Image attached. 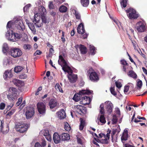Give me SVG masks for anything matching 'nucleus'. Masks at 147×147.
<instances>
[{
    "instance_id": "412c9836",
    "label": "nucleus",
    "mask_w": 147,
    "mask_h": 147,
    "mask_svg": "<svg viewBox=\"0 0 147 147\" xmlns=\"http://www.w3.org/2000/svg\"><path fill=\"white\" fill-rule=\"evenodd\" d=\"M128 137V130L127 129H125L124 130L121 138V141L123 143H124V142L127 140Z\"/></svg>"
},
{
    "instance_id": "f03ea898",
    "label": "nucleus",
    "mask_w": 147,
    "mask_h": 147,
    "mask_svg": "<svg viewBox=\"0 0 147 147\" xmlns=\"http://www.w3.org/2000/svg\"><path fill=\"white\" fill-rule=\"evenodd\" d=\"M34 13V18L32 22L36 27H40L42 26L43 23H47V18L45 16L46 14H42L39 13Z\"/></svg>"
},
{
    "instance_id": "aec40b11",
    "label": "nucleus",
    "mask_w": 147,
    "mask_h": 147,
    "mask_svg": "<svg viewBox=\"0 0 147 147\" xmlns=\"http://www.w3.org/2000/svg\"><path fill=\"white\" fill-rule=\"evenodd\" d=\"M91 100V98L90 97L86 96L82 97V100L80 101V103L84 105L89 104Z\"/></svg>"
},
{
    "instance_id": "bb28decb",
    "label": "nucleus",
    "mask_w": 147,
    "mask_h": 147,
    "mask_svg": "<svg viewBox=\"0 0 147 147\" xmlns=\"http://www.w3.org/2000/svg\"><path fill=\"white\" fill-rule=\"evenodd\" d=\"M98 124L99 125H102L105 124L106 121L105 120V118L103 115H101L99 118H98Z\"/></svg>"
},
{
    "instance_id": "4d7b16f0",
    "label": "nucleus",
    "mask_w": 147,
    "mask_h": 147,
    "mask_svg": "<svg viewBox=\"0 0 147 147\" xmlns=\"http://www.w3.org/2000/svg\"><path fill=\"white\" fill-rule=\"evenodd\" d=\"M115 84L117 87L119 88H121L122 86V84L119 81L116 82Z\"/></svg>"
},
{
    "instance_id": "b1692460",
    "label": "nucleus",
    "mask_w": 147,
    "mask_h": 147,
    "mask_svg": "<svg viewBox=\"0 0 147 147\" xmlns=\"http://www.w3.org/2000/svg\"><path fill=\"white\" fill-rule=\"evenodd\" d=\"M13 76L11 70H7L4 73V78L5 80H8L11 78Z\"/></svg>"
},
{
    "instance_id": "603ef678",
    "label": "nucleus",
    "mask_w": 147,
    "mask_h": 147,
    "mask_svg": "<svg viewBox=\"0 0 147 147\" xmlns=\"http://www.w3.org/2000/svg\"><path fill=\"white\" fill-rule=\"evenodd\" d=\"M118 118L117 116H116V115H114L113 116V118L112 120V122L111 123L112 124H115L116 123L117 121Z\"/></svg>"
},
{
    "instance_id": "a211bd4d",
    "label": "nucleus",
    "mask_w": 147,
    "mask_h": 147,
    "mask_svg": "<svg viewBox=\"0 0 147 147\" xmlns=\"http://www.w3.org/2000/svg\"><path fill=\"white\" fill-rule=\"evenodd\" d=\"M40 134H43L48 141L51 142L52 140L51 136L48 130L45 129L42 130L40 132Z\"/></svg>"
},
{
    "instance_id": "a18cd8bd",
    "label": "nucleus",
    "mask_w": 147,
    "mask_h": 147,
    "mask_svg": "<svg viewBox=\"0 0 147 147\" xmlns=\"http://www.w3.org/2000/svg\"><path fill=\"white\" fill-rule=\"evenodd\" d=\"M13 84L16 86H19V84H21L22 81L16 79H13L12 81Z\"/></svg>"
},
{
    "instance_id": "393cba45",
    "label": "nucleus",
    "mask_w": 147,
    "mask_h": 147,
    "mask_svg": "<svg viewBox=\"0 0 147 147\" xmlns=\"http://www.w3.org/2000/svg\"><path fill=\"white\" fill-rule=\"evenodd\" d=\"M57 114L60 119H64L65 117V113L63 109H61L60 111L57 112Z\"/></svg>"
},
{
    "instance_id": "c03bdc74",
    "label": "nucleus",
    "mask_w": 147,
    "mask_h": 147,
    "mask_svg": "<svg viewBox=\"0 0 147 147\" xmlns=\"http://www.w3.org/2000/svg\"><path fill=\"white\" fill-rule=\"evenodd\" d=\"M23 69L22 67L20 66H18L14 68V71L16 73H18L20 72Z\"/></svg>"
},
{
    "instance_id": "1a4fd4ad",
    "label": "nucleus",
    "mask_w": 147,
    "mask_h": 147,
    "mask_svg": "<svg viewBox=\"0 0 147 147\" xmlns=\"http://www.w3.org/2000/svg\"><path fill=\"white\" fill-rule=\"evenodd\" d=\"M87 74L89 76L90 80L93 81H95L98 80V77L97 74L94 71L92 68L90 67L87 71Z\"/></svg>"
},
{
    "instance_id": "79ce46f5",
    "label": "nucleus",
    "mask_w": 147,
    "mask_h": 147,
    "mask_svg": "<svg viewBox=\"0 0 147 147\" xmlns=\"http://www.w3.org/2000/svg\"><path fill=\"white\" fill-rule=\"evenodd\" d=\"M81 2L82 5L84 7H86L89 4V0H84L83 2L82 0H81Z\"/></svg>"
},
{
    "instance_id": "72a5a7b5",
    "label": "nucleus",
    "mask_w": 147,
    "mask_h": 147,
    "mask_svg": "<svg viewBox=\"0 0 147 147\" xmlns=\"http://www.w3.org/2000/svg\"><path fill=\"white\" fill-rule=\"evenodd\" d=\"M117 128H114L113 129V130L112 133L111 134V136L113 138V136L115 134L117 133L118 134L120 131V129L119 127V125H117Z\"/></svg>"
},
{
    "instance_id": "0e129e2a",
    "label": "nucleus",
    "mask_w": 147,
    "mask_h": 147,
    "mask_svg": "<svg viewBox=\"0 0 147 147\" xmlns=\"http://www.w3.org/2000/svg\"><path fill=\"white\" fill-rule=\"evenodd\" d=\"M41 53L42 52L41 51L39 50H37L34 53V56H36L37 55H40L41 54Z\"/></svg>"
},
{
    "instance_id": "e433bc0d",
    "label": "nucleus",
    "mask_w": 147,
    "mask_h": 147,
    "mask_svg": "<svg viewBox=\"0 0 147 147\" xmlns=\"http://www.w3.org/2000/svg\"><path fill=\"white\" fill-rule=\"evenodd\" d=\"M80 130H82L84 127L85 124V121L82 118H80Z\"/></svg>"
},
{
    "instance_id": "5fc2aeb1",
    "label": "nucleus",
    "mask_w": 147,
    "mask_h": 147,
    "mask_svg": "<svg viewBox=\"0 0 147 147\" xmlns=\"http://www.w3.org/2000/svg\"><path fill=\"white\" fill-rule=\"evenodd\" d=\"M15 111V110L14 109H12L11 111L9 112L7 114V116H11L12 115Z\"/></svg>"
},
{
    "instance_id": "6e6552de",
    "label": "nucleus",
    "mask_w": 147,
    "mask_h": 147,
    "mask_svg": "<svg viewBox=\"0 0 147 147\" xmlns=\"http://www.w3.org/2000/svg\"><path fill=\"white\" fill-rule=\"evenodd\" d=\"M127 16L130 19H137L139 17L136 10L132 8H129L126 10Z\"/></svg>"
},
{
    "instance_id": "680f3d73",
    "label": "nucleus",
    "mask_w": 147,
    "mask_h": 147,
    "mask_svg": "<svg viewBox=\"0 0 147 147\" xmlns=\"http://www.w3.org/2000/svg\"><path fill=\"white\" fill-rule=\"evenodd\" d=\"M65 32L62 31V35L61 38V40L63 42H64L65 41V39L64 38Z\"/></svg>"
},
{
    "instance_id": "9b49d317",
    "label": "nucleus",
    "mask_w": 147,
    "mask_h": 147,
    "mask_svg": "<svg viewBox=\"0 0 147 147\" xmlns=\"http://www.w3.org/2000/svg\"><path fill=\"white\" fill-rule=\"evenodd\" d=\"M28 127L27 125L22 124L20 123H18L16 125V130L20 133H23L26 131Z\"/></svg>"
},
{
    "instance_id": "f704fd0d",
    "label": "nucleus",
    "mask_w": 147,
    "mask_h": 147,
    "mask_svg": "<svg viewBox=\"0 0 147 147\" xmlns=\"http://www.w3.org/2000/svg\"><path fill=\"white\" fill-rule=\"evenodd\" d=\"M1 125L0 126V127H1L0 131L1 132H2L4 134H6L9 131V127H8V126H7L6 127V129L5 130H3V129H2V128H3V122L2 121H1Z\"/></svg>"
},
{
    "instance_id": "774afa93",
    "label": "nucleus",
    "mask_w": 147,
    "mask_h": 147,
    "mask_svg": "<svg viewBox=\"0 0 147 147\" xmlns=\"http://www.w3.org/2000/svg\"><path fill=\"white\" fill-rule=\"evenodd\" d=\"M124 147H135L133 145H131L128 144H124V143H123Z\"/></svg>"
},
{
    "instance_id": "2f4dec72",
    "label": "nucleus",
    "mask_w": 147,
    "mask_h": 147,
    "mask_svg": "<svg viewBox=\"0 0 147 147\" xmlns=\"http://www.w3.org/2000/svg\"><path fill=\"white\" fill-rule=\"evenodd\" d=\"M61 138L63 141L67 140H69L70 137L69 135L67 134L63 133L61 134Z\"/></svg>"
},
{
    "instance_id": "3c124183",
    "label": "nucleus",
    "mask_w": 147,
    "mask_h": 147,
    "mask_svg": "<svg viewBox=\"0 0 147 147\" xmlns=\"http://www.w3.org/2000/svg\"><path fill=\"white\" fill-rule=\"evenodd\" d=\"M100 113L101 114H104L105 113L104 105L102 104H101L100 106Z\"/></svg>"
},
{
    "instance_id": "c9c22d12",
    "label": "nucleus",
    "mask_w": 147,
    "mask_h": 147,
    "mask_svg": "<svg viewBox=\"0 0 147 147\" xmlns=\"http://www.w3.org/2000/svg\"><path fill=\"white\" fill-rule=\"evenodd\" d=\"M128 75L134 78H137V75L133 71H129L127 74Z\"/></svg>"
},
{
    "instance_id": "2eb2a0df",
    "label": "nucleus",
    "mask_w": 147,
    "mask_h": 147,
    "mask_svg": "<svg viewBox=\"0 0 147 147\" xmlns=\"http://www.w3.org/2000/svg\"><path fill=\"white\" fill-rule=\"evenodd\" d=\"M104 105L106 110L107 111L108 114H111L113 108V104L111 102L107 101L105 102Z\"/></svg>"
},
{
    "instance_id": "8fccbe9b",
    "label": "nucleus",
    "mask_w": 147,
    "mask_h": 147,
    "mask_svg": "<svg viewBox=\"0 0 147 147\" xmlns=\"http://www.w3.org/2000/svg\"><path fill=\"white\" fill-rule=\"evenodd\" d=\"M127 0H122V1L120 2L122 7H125L127 6Z\"/></svg>"
},
{
    "instance_id": "39448f33",
    "label": "nucleus",
    "mask_w": 147,
    "mask_h": 147,
    "mask_svg": "<svg viewBox=\"0 0 147 147\" xmlns=\"http://www.w3.org/2000/svg\"><path fill=\"white\" fill-rule=\"evenodd\" d=\"M93 91L88 90H80L78 93L75 94L73 97V99L76 102H78L82 98V96L85 95H89L91 94Z\"/></svg>"
},
{
    "instance_id": "c756f323",
    "label": "nucleus",
    "mask_w": 147,
    "mask_h": 147,
    "mask_svg": "<svg viewBox=\"0 0 147 147\" xmlns=\"http://www.w3.org/2000/svg\"><path fill=\"white\" fill-rule=\"evenodd\" d=\"M72 11L76 18L78 20H80L81 16L79 13L76 9H73Z\"/></svg>"
},
{
    "instance_id": "4be33fe9",
    "label": "nucleus",
    "mask_w": 147,
    "mask_h": 147,
    "mask_svg": "<svg viewBox=\"0 0 147 147\" xmlns=\"http://www.w3.org/2000/svg\"><path fill=\"white\" fill-rule=\"evenodd\" d=\"M53 139L55 144L60 143L61 140V138L60 135L57 133H55L53 135Z\"/></svg>"
},
{
    "instance_id": "13d9d810",
    "label": "nucleus",
    "mask_w": 147,
    "mask_h": 147,
    "mask_svg": "<svg viewBox=\"0 0 147 147\" xmlns=\"http://www.w3.org/2000/svg\"><path fill=\"white\" fill-rule=\"evenodd\" d=\"M5 106V105L4 103L3 102L1 103L0 104V109L1 110L4 109Z\"/></svg>"
},
{
    "instance_id": "473e14b6",
    "label": "nucleus",
    "mask_w": 147,
    "mask_h": 147,
    "mask_svg": "<svg viewBox=\"0 0 147 147\" xmlns=\"http://www.w3.org/2000/svg\"><path fill=\"white\" fill-rule=\"evenodd\" d=\"M78 47L80 49L81 53L84 54L86 53L87 49L84 46L80 45L78 46Z\"/></svg>"
},
{
    "instance_id": "6ab92c4d",
    "label": "nucleus",
    "mask_w": 147,
    "mask_h": 147,
    "mask_svg": "<svg viewBox=\"0 0 147 147\" xmlns=\"http://www.w3.org/2000/svg\"><path fill=\"white\" fill-rule=\"evenodd\" d=\"M14 33L12 30L10 31L7 30L6 34V36L7 38L9 40L11 41H15V39L13 38Z\"/></svg>"
},
{
    "instance_id": "20e7f679",
    "label": "nucleus",
    "mask_w": 147,
    "mask_h": 147,
    "mask_svg": "<svg viewBox=\"0 0 147 147\" xmlns=\"http://www.w3.org/2000/svg\"><path fill=\"white\" fill-rule=\"evenodd\" d=\"M45 2L43 0H38L35 2L36 7L34 8V13H41L42 14H46V11L43 5L45 4Z\"/></svg>"
},
{
    "instance_id": "dca6fc26",
    "label": "nucleus",
    "mask_w": 147,
    "mask_h": 147,
    "mask_svg": "<svg viewBox=\"0 0 147 147\" xmlns=\"http://www.w3.org/2000/svg\"><path fill=\"white\" fill-rule=\"evenodd\" d=\"M78 32L80 34H81L83 38H87L88 35L86 33H85V30L84 25L83 24L81 23L78 26L77 28Z\"/></svg>"
},
{
    "instance_id": "7c9ffc66",
    "label": "nucleus",
    "mask_w": 147,
    "mask_h": 147,
    "mask_svg": "<svg viewBox=\"0 0 147 147\" xmlns=\"http://www.w3.org/2000/svg\"><path fill=\"white\" fill-rule=\"evenodd\" d=\"M90 53L91 55H94L96 53V49L92 45H90L89 46Z\"/></svg>"
},
{
    "instance_id": "09e8293b",
    "label": "nucleus",
    "mask_w": 147,
    "mask_h": 147,
    "mask_svg": "<svg viewBox=\"0 0 147 147\" xmlns=\"http://www.w3.org/2000/svg\"><path fill=\"white\" fill-rule=\"evenodd\" d=\"M55 88L57 90H59L61 92L63 93V90L59 84H56L55 86Z\"/></svg>"
},
{
    "instance_id": "052dcab7",
    "label": "nucleus",
    "mask_w": 147,
    "mask_h": 147,
    "mask_svg": "<svg viewBox=\"0 0 147 147\" xmlns=\"http://www.w3.org/2000/svg\"><path fill=\"white\" fill-rule=\"evenodd\" d=\"M114 22L116 23L118 26L119 28H120V26H121V25L120 23L119 22L118 20H113Z\"/></svg>"
},
{
    "instance_id": "c85d7f7f",
    "label": "nucleus",
    "mask_w": 147,
    "mask_h": 147,
    "mask_svg": "<svg viewBox=\"0 0 147 147\" xmlns=\"http://www.w3.org/2000/svg\"><path fill=\"white\" fill-rule=\"evenodd\" d=\"M57 105V102L55 100L51 99L50 100L49 105L51 109H53Z\"/></svg>"
},
{
    "instance_id": "4c0bfd02",
    "label": "nucleus",
    "mask_w": 147,
    "mask_h": 147,
    "mask_svg": "<svg viewBox=\"0 0 147 147\" xmlns=\"http://www.w3.org/2000/svg\"><path fill=\"white\" fill-rule=\"evenodd\" d=\"M22 37V34L17 33H14L13 37L15 39V41L17 40L20 39Z\"/></svg>"
},
{
    "instance_id": "de8ad7c7",
    "label": "nucleus",
    "mask_w": 147,
    "mask_h": 147,
    "mask_svg": "<svg viewBox=\"0 0 147 147\" xmlns=\"http://www.w3.org/2000/svg\"><path fill=\"white\" fill-rule=\"evenodd\" d=\"M23 48L29 51L32 48V46L30 44H25L23 46Z\"/></svg>"
},
{
    "instance_id": "bf43d9fd",
    "label": "nucleus",
    "mask_w": 147,
    "mask_h": 147,
    "mask_svg": "<svg viewBox=\"0 0 147 147\" xmlns=\"http://www.w3.org/2000/svg\"><path fill=\"white\" fill-rule=\"evenodd\" d=\"M115 113L118 115H119L120 114V112L119 109L118 108H115Z\"/></svg>"
},
{
    "instance_id": "a878e982",
    "label": "nucleus",
    "mask_w": 147,
    "mask_h": 147,
    "mask_svg": "<svg viewBox=\"0 0 147 147\" xmlns=\"http://www.w3.org/2000/svg\"><path fill=\"white\" fill-rule=\"evenodd\" d=\"M15 26L14 22L13 21H11L9 22L7 25V30L10 31L12 30Z\"/></svg>"
},
{
    "instance_id": "6e6d98bb",
    "label": "nucleus",
    "mask_w": 147,
    "mask_h": 147,
    "mask_svg": "<svg viewBox=\"0 0 147 147\" xmlns=\"http://www.w3.org/2000/svg\"><path fill=\"white\" fill-rule=\"evenodd\" d=\"M110 90L111 93L114 96H116L117 95L115 91L114 88L111 87L110 88Z\"/></svg>"
},
{
    "instance_id": "f3484780",
    "label": "nucleus",
    "mask_w": 147,
    "mask_h": 147,
    "mask_svg": "<svg viewBox=\"0 0 147 147\" xmlns=\"http://www.w3.org/2000/svg\"><path fill=\"white\" fill-rule=\"evenodd\" d=\"M15 26L20 30H23L24 26L22 21L21 20H16L14 21Z\"/></svg>"
},
{
    "instance_id": "37998d69",
    "label": "nucleus",
    "mask_w": 147,
    "mask_h": 147,
    "mask_svg": "<svg viewBox=\"0 0 147 147\" xmlns=\"http://www.w3.org/2000/svg\"><path fill=\"white\" fill-rule=\"evenodd\" d=\"M64 128L67 131H70L71 129L70 126L67 122H66L65 123Z\"/></svg>"
},
{
    "instance_id": "f8f14e48",
    "label": "nucleus",
    "mask_w": 147,
    "mask_h": 147,
    "mask_svg": "<svg viewBox=\"0 0 147 147\" xmlns=\"http://www.w3.org/2000/svg\"><path fill=\"white\" fill-rule=\"evenodd\" d=\"M37 108L38 113L41 114L45 113L46 111V105L45 103L39 102L37 105Z\"/></svg>"
},
{
    "instance_id": "a19ab883",
    "label": "nucleus",
    "mask_w": 147,
    "mask_h": 147,
    "mask_svg": "<svg viewBox=\"0 0 147 147\" xmlns=\"http://www.w3.org/2000/svg\"><path fill=\"white\" fill-rule=\"evenodd\" d=\"M8 49V47L7 44L5 43L3 46V51L4 53H6Z\"/></svg>"
},
{
    "instance_id": "4468645a",
    "label": "nucleus",
    "mask_w": 147,
    "mask_h": 147,
    "mask_svg": "<svg viewBox=\"0 0 147 147\" xmlns=\"http://www.w3.org/2000/svg\"><path fill=\"white\" fill-rule=\"evenodd\" d=\"M74 110V111H76L80 114H85L86 113V108L80 105H78L75 106Z\"/></svg>"
},
{
    "instance_id": "69168bd1",
    "label": "nucleus",
    "mask_w": 147,
    "mask_h": 147,
    "mask_svg": "<svg viewBox=\"0 0 147 147\" xmlns=\"http://www.w3.org/2000/svg\"><path fill=\"white\" fill-rule=\"evenodd\" d=\"M54 50L52 48H50L49 49V57H51L53 53V52Z\"/></svg>"
},
{
    "instance_id": "e2e57ef3",
    "label": "nucleus",
    "mask_w": 147,
    "mask_h": 147,
    "mask_svg": "<svg viewBox=\"0 0 147 147\" xmlns=\"http://www.w3.org/2000/svg\"><path fill=\"white\" fill-rule=\"evenodd\" d=\"M129 86H125L124 87V92L125 93L127 92L129 89Z\"/></svg>"
},
{
    "instance_id": "7ed1b4c3",
    "label": "nucleus",
    "mask_w": 147,
    "mask_h": 147,
    "mask_svg": "<svg viewBox=\"0 0 147 147\" xmlns=\"http://www.w3.org/2000/svg\"><path fill=\"white\" fill-rule=\"evenodd\" d=\"M111 132V131L108 129L107 130V133L106 135L103 134H100L99 135V138H102L104 137L105 138L104 141L101 142V140L99 139L94 138V140L93 141V143L94 144V145L93 147H99V146L98 144L97 143L99 142L102 143H106L107 141V140H109L110 138V134Z\"/></svg>"
},
{
    "instance_id": "9d476101",
    "label": "nucleus",
    "mask_w": 147,
    "mask_h": 147,
    "mask_svg": "<svg viewBox=\"0 0 147 147\" xmlns=\"http://www.w3.org/2000/svg\"><path fill=\"white\" fill-rule=\"evenodd\" d=\"M136 28L138 32H143L146 29V24L144 21H140L137 22L136 26Z\"/></svg>"
},
{
    "instance_id": "ea45409f",
    "label": "nucleus",
    "mask_w": 147,
    "mask_h": 147,
    "mask_svg": "<svg viewBox=\"0 0 147 147\" xmlns=\"http://www.w3.org/2000/svg\"><path fill=\"white\" fill-rule=\"evenodd\" d=\"M59 9L60 12H65L67 10V8L64 5H62L60 7Z\"/></svg>"
},
{
    "instance_id": "338daca9",
    "label": "nucleus",
    "mask_w": 147,
    "mask_h": 147,
    "mask_svg": "<svg viewBox=\"0 0 147 147\" xmlns=\"http://www.w3.org/2000/svg\"><path fill=\"white\" fill-rule=\"evenodd\" d=\"M54 1L57 3L61 4L64 2L65 0H55Z\"/></svg>"
},
{
    "instance_id": "0eeeda50",
    "label": "nucleus",
    "mask_w": 147,
    "mask_h": 147,
    "mask_svg": "<svg viewBox=\"0 0 147 147\" xmlns=\"http://www.w3.org/2000/svg\"><path fill=\"white\" fill-rule=\"evenodd\" d=\"M9 55L13 57L16 58L19 57L22 54L21 50L16 48L11 49L9 52Z\"/></svg>"
},
{
    "instance_id": "cd10ccee",
    "label": "nucleus",
    "mask_w": 147,
    "mask_h": 147,
    "mask_svg": "<svg viewBox=\"0 0 147 147\" xmlns=\"http://www.w3.org/2000/svg\"><path fill=\"white\" fill-rule=\"evenodd\" d=\"M12 63L11 59L10 58H5L3 61V65L4 66H9Z\"/></svg>"
},
{
    "instance_id": "ddd939ff",
    "label": "nucleus",
    "mask_w": 147,
    "mask_h": 147,
    "mask_svg": "<svg viewBox=\"0 0 147 147\" xmlns=\"http://www.w3.org/2000/svg\"><path fill=\"white\" fill-rule=\"evenodd\" d=\"M34 110L32 107H28L26 112V116L27 119H29L32 117L34 114Z\"/></svg>"
},
{
    "instance_id": "f257e3e1",
    "label": "nucleus",
    "mask_w": 147,
    "mask_h": 147,
    "mask_svg": "<svg viewBox=\"0 0 147 147\" xmlns=\"http://www.w3.org/2000/svg\"><path fill=\"white\" fill-rule=\"evenodd\" d=\"M58 63L62 67L63 71L65 73H68L67 76L70 82L71 83L75 82L77 79V75L72 74V70L61 55L59 56Z\"/></svg>"
},
{
    "instance_id": "5701e85b",
    "label": "nucleus",
    "mask_w": 147,
    "mask_h": 147,
    "mask_svg": "<svg viewBox=\"0 0 147 147\" xmlns=\"http://www.w3.org/2000/svg\"><path fill=\"white\" fill-rule=\"evenodd\" d=\"M27 24L30 29L31 30L32 32L34 34H36V30L35 28V26L33 23L29 22L28 21H26Z\"/></svg>"
},
{
    "instance_id": "58836bf2",
    "label": "nucleus",
    "mask_w": 147,
    "mask_h": 147,
    "mask_svg": "<svg viewBox=\"0 0 147 147\" xmlns=\"http://www.w3.org/2000/svg\"><path fill=\"white\" fill-rule=\"evenodd\" d=\"M31 6V5L30 4H28L26 5L23 8L24 13H27L29 10V8Z\"/></svg>"
},
{
    "instance_id": "49530a36",
    "label": "nucleus",
    "mask_w": 147,
    "mask_h": 147,
    "mask_svg": "<svg viewBox=\"0 0 147 147\" xmlns=\"http://www.w3.org/2000/svg\"><path fill=\"white\" fill-rule=\"evenodd\" d=\"M142 83L141 80H138L137 84V89L140 90L142 86Z\"/></svg>"
},
{
    "instance_id": "864d4df0",
    "label": "nucleus",
    "mask_w": 147,
    "mask_h": 147,
    "mask_svg": "<svg viewBox=\"0 0 147 147\" xmlns=\"http://www.w3.org/2000/svg\"><path fill=\"white\" fill-rule=\"evenodd\" d=\"M22 97H20L18 99V101L16 103V105L18 107L20 105L22 102Z\"/></svg>"
},
{
    "instance_id": "423d86ee",
    "label": "nucleus",
    "mask_w": 147,
    "mask_h": 147,
    "mask_svg": "<svg viewBox=\"0 0 147 147\" xmlns=\"http://www.w3.org/2000/svg\"><path fill=\"white\" fill-rule=\"evenodd\" d=\"M16 89L13 88H11L7 91L5 92L4 94H6L7 98L10 100H14L16 99V94L15 93Z\"/></svg>"
}]
</instances>
